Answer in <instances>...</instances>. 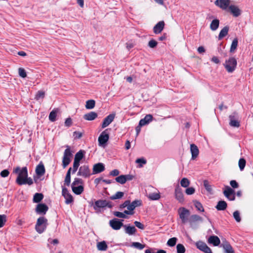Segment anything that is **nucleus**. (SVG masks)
I'll list each match as a JSON object with an SVG mask.
<instances>
[{
	"mask_svg": "<svg viewBox=\"0 0 253 253\" xmlns=\"http://www.w3.org/2000/svg\"><path fill=\"white\" fill-rule=\"evenodd\" d=\"M13 172L18 174L16 179V183L19 185H22L23 179H25L28 175L27 167H25L21 169L19 167H17L13 169Z\"/></svg>",
	"mask_w": 253,
	"mask_h": 253,
	"instance_id": "nucleus-1",
	"label": "nucleus"
},
{
	"mask_svg": "<svg viewBox=\"0 0 253 253\" xmlns=\"http://www.w3.org/2000/svg\"><path fill=\"white\" fill-rule=\"evenodd\" d=\"M47 224V219L44 216H41L37 220L35 229L38 233L41 234L45 231Z\"/></svg>",
	"mask_w": 253,
	"mask_h": 253,
	"instance_id": "nucleus-2",
	"label": "nucleus"
},
{
	"mask_svg": "<svg viewBox=\"0 0 253 253\" xmlns=\"http://www.w3.org/2000/svg\"><path fill=\"white\" fill-rule=\"evenodd\" d=\"M237 64V62L235 58L230 57L226 60L224 66L228 73H232L235 71Z\"/></svg>",
	"mask_w": 253,
	"mask_h": 253,
	"instance_id": "nucleus-3",
	"label": "nucleus"
},
{
	"mask_svg": "<svg viewBox=\"0 0 253 253\" xmlns=\"http://www.w3.org/2000/svg\"><path fill=\"white\" fill-rule=\"evenodd\" d=\"M66 149L65 150L62 159V166L63 168H65L71 162V157L72 156V152L71 150L70 147L68 145L66 146Z\"/></svg>",
	"mask_w": 253,
	"mask_h": 253,
	"instance_id": "nucleus-4",
	"label": "nucleus"
},
{
	"mask_svg": "<svg viewBox=\"0 0 253 253\" xmlns=\"http://www.w3.org/2000/svg\"><path fill=\"white\" fill-rule=\"evenodd\" d=\"M109 139V129H106L99 135L98 141L99 145L104 147Z\"/></svg>",
	"mask_w": 253,
	"mask_h": 253,
	"instance_id": "nucleus-5",
	"label": "nucleus"
},
{
	"mask_svg": "<svg viewBox=\"0 0 253 253\" xmlns=\"http://www.w3.org/2000/svg\"><path fill=\"white\" fill-rule=\"evenodd\" d=\"M142 205V201L140 200H135L130 203L129 201V204L128 206V210L124 211V213L126 214H133V212L132 211L135 209L136 207L141 206Z\"/></svg>",
	"mask_w": 253,
	"mask_h": 253,
	"instance_id": "nucleus-6",
	"label": "nucleus"
},
{
	"mask_svg": "<svg viewBox=\"0 0 253 253\" xmlns=\"http://www.w3.org/2000/svg\"><path fill=\"white\" fill-rule=\"evenodd\" d=\"M91 174H92L91 173L89 166L86 165L81 166L77 173L78 176H81L84 178H88Z\"/></svg>",
	"mask_w": 253,
	"mask_h": 253,
	"instance_id": "nucleus-7",
	"label": "nucleus"
},
{
	"mask_svg": "<svg viewBox=\"0 0 253 253\" xmlns=\"http://www.w3.org/2000/svg\"><path fill=\"white\" fill-rule=\"evenodd\" d=\"M179 217L183 223H185L188 220V217L190 215V211L185 208H180L178 210Z\"/></svg>",
	"mask_w": 253,
	"mask_h": 253,
	"instance_id": "nucleus-8",
	"label": "nucleus"
},
{
	"mask_svg": "<svg viewBox=\"0 0 253 253\" xmlns=\"http://www.w3.org/2000/svg\"><path fill=\"white\" fill-rule=\"evenodd\" d=\"M123 220H120L118 218H114L109 221V225L114 230H118L124 226L122 221Z\"/></svg>",
	"mask_w": 253,
	"mask_h": 253,
	"instance_id": "nucleus-9",
	"label": "nucleus"
},
{
	"mask_svg": "<svg viewBox=\"0 0 253 253\" xmlns=\"http://www.w3.org/2000/svg\"><path fill=\"white\" fill-rule=\"evenodd\" d=\"M223 194L229 201H234L235 199V191L229 186H225Z\"/></svg>",
	"mask_w": 253,
	"mask_h": 253,
	"instance_id": "nucleus-10",
	"label": "nucleus"
},
{
	"mask_svg": "<svg viewBox=\"0 0 253 253\" xmlns=\"http://www.w3.org/2000/svg\"><path fill=\"white\" fill-rule=\"evenodd\" d=\"M62 195L65 199V203L67 205L73 202L74 199L72 195L69 192L67 188L62 186Z\"/></svg>",
	"mask_w": 253,
	"mask_h": 253,
	"instance_id": "nucleus-11",
	"label": "nucleus"
},
{
	"mask_svg": "<svg viewBox=\"0 0 253 253\" xmlns=\"http://www.w3.org/2000/svg\"><path fill=\"white\" fill-rule=\"evenodd\" d=\"M215 5L223 10H227L230 6V0H216L214 2Z\"/></svg>",
	"mask_w": 253,
	"mask_h": 253,
	"instance_id": "nucleus-12",
	"label": "nucleus"
},
{
	"mask_svg": "<svg viewBox=\"0 0 253 253\" xmlns=\"http://www.w3.org/2000/svg\"><path fill=\"white\" fill-rule=\"evenodd\" d=\"M196 246L197 249L204 253H212L211 249L203 241H200L197 242L196 243Z\"/></svg>",
	"mask_w": 253,
	"mask_h": 253,
	"instance_id": "nucleus-13",
	"label": "nucleus"
},
{
	"mask_svg": "<svg viewBox=\"0 0 253 253\" xmlns=\"http://www.w3.org/2000/svg\"><path fill=\"white\" fill-rule=\"evenodd\" d=\"M230 120L229 125L231 126L238 127L240 126V122L238 120V114L234 112L229 116Z\"/></svg>",
	"mask_w": 253,
	"mask_h": 253,
	"instance_id": "nucleus-14",
	"label": "nucleus"
},
{
	"mask_svg": "<svg viewBox=\"0 0 253 253\" xmlns=\"http://www.w3.org/2000/svg\"><path fill=\"white\" fill-rule=\"evenodd\" d=\"M174 195L175 199L180 203H183L184 201L182 190L179 186L175 188Z\"/></svg>",
	"mask_w": 253,
	"mask_h": 253,
	"instance_id": "nucleus-15",
	"label": "nucleus"
},
{
	"mask_svg": "<svg viewBox=\"0 0 253 253\" xmlns=\"http://www.w3.org/2000/svg\"><path fill=\"white\" fill-rule=\"evenodd\" d=\"M48 210V206L45 204L40 203L37 205L36 212L40 214H45Z\"/></svg>",
	"mask_w": 253,
	"mask_h": 253,
	"instance_id": "nucleus-16",
	"label": "nucleus"
},
{
	"mask_svg": "<svg viewBox=\"0 0 253 253\" xmlns=\"http://www.w3.org/2000/svg\"><path fill=\"white\" fill-rule=\"evenodd\" d=\"M35 171L36 174L39 178L41 177L44 174L45 172V169L42 162H40L39 164L37 166Z\"/></svg>",
	"mask_w": 253,
	"mask_h": 253,
	"instance_id": "nucleus-17",
	"label": "nucleus"
},
{
	"mask_svg": "<svg viewBox=\"0 0 253 253\" xmlns=\"http://www.w3.org/2000/svg\"><path fill=\"white\" fill-rule=\"evenodd\" d=\"M227 11H229L235 17H238L241 14V10L235 5H230Z\"/></svg>",
	"mask_w": 253,
	"mask_h": 253,
	"instance_id": "nucleus-18",
	"label": "nucleus"
},
{
	"mask_svg": "<svg viewBox=\"0 0 253 253\" xmlns=\"http://www.w3.org/2000/svg\"><path fill=\"white\" fill-rule=\"evenodd\" d=\"M115 116V114H111L105 117L101 125L102 128H104L108 126L113 121Z\"/></svg>",
	"mask_w": 253,
	"mask_h": 253,
	"instance_id": "nucleus-19",
	"label": "nucleus"
},
{
	"mask_svg": "<svg viewBox=\"0 0 253 253\" xmlns=\"http://www.w3.org/2000/svg\"><path fill=\"white\" fill-rule=\"evenodd\" d=\"M105 170V166L103 163H98L94 165L92 169V174L100 173Z\"/></svg>",
	"mask_w": 253,
	"mask_h": 253,
	"instance_id": "nucleus-20",
	"label": "nucleus"
},
{
	"mask_svg": "<svg viewBox=\"0 0 253 253\" xmlns=\"http://www.w3.org/2000/svg\"><path fill=\"white\" fill-rule=\"evenodd\" d=\"M165 27V22L164 21H159L153 28V32L155 34L160 33L164 29Z\"/></svg>",
	"mask_w": 253,
	"mask_h": 253,
	"instance_id": "nucleus-21",
	"label": "nucleus"
},
{
	"mask_svg": "<svg viewBox=\"0 0 253 253\" xmlns=\"http://www.w3.org/2000/svg\"><path fill=\"white\" fill-rule=\"evenodd\" d=\"M190 151L192 154V160H195L198 156L199 150L198 147L194 144L190 145Z\"/></svg>",
	"mask_w": 253,
	"mask_h": 253,
	"instance_id": "nucleus-22",
	"label": "nucleus"
},
{
	"mask_svg": "<svg viewBox=\"0 0 253 253\" xmlns=\"http://www.w3.org/2000/svg\"><path fill=\"white\" fill-rule=\"evenodd\" d=\"M208 242L209 244H212L214 246H218L220 243V241L217 236L212 235L209 238Z\"/></svg>",
	"mask_w": 253,
	"mask_h": 253,
	"instance_id": "nucleus-23",
	"label": "nucleus"
},
{
	"mask_svg": "<svg viewBox=\"0 0 253 253\" xmlns=\"http://www.w3.org/2000/svg\"><path fill=\"white\" fill-rule=\"evenodd\" d=\"M106 200H99L95 202L93 206L94 210L97 211L99 208H103L106 207Z\"/></svg>",
	"mask_w": 253,
	"mask_h": 253,
	"instance_id": "nucleus-24",
	"label": "nucleus"
},
{
	"mask_svg": "<svg viewBox=\"0 0 253 253\" xmlns=\"http://www.w3.org/2000/svg\"><path fill=\"white\" fill-rule=\"evenodd\" d=\"M153 116L151 114L146 115L144 118L140 120L139 123L140 126H144L147 124H148L150 122L152 121Z\"/></svg>",
	"mask_w": 253,
	"mask_h": 253,
	"instance_id": "nucleus-25",
	"label": "nucleus"
},
{
	"mask_svg": "<svg viewBox=\"0 0 253 253\" xmlns=\"http://www.w3.org/2000/svg\"><path fill=\"white\" fill-rule=\"evenodd\" d=\"M97 114L95 112H90L84 116V119L87 121H93L97 117Z\"/></svg>",
	"mask_w": 253,
	"mask_h": 253,
	"instance_id": "nucleus-26",
	"label": "nucleus"
},
{
	"mask_svg": "<svg viewBox=\"0 0 253 253\" xmlns=\"http://www.w3.org/2000/svg\"><path fill=\"white\" fill-rule=\"evenodd\" d=\"M124 227L125 228V232L128 235H133L136 232V229L133 226L124 225Z\"/></svg>",
	"mask_w": 253,
	"mask_h": 253,
	"instance_id": "nucleus-27",
	"label": "nucleus"
},
{
	"mask_svg": "<svg viewBox=\"0 0 253 253\" xmlns=\"http://www.w3.org/2000/svg\"><path fill=\"white\" fill-rule=\"evenodd\" d=\"M227 207V204L224 201H219L218 202L215 208L217 211H224L226 209Z\"/></svg>",
	"mask_w": 253,
	"mask_h": 253,
	"instance_id": "nucleus-28",
	"label": "nucleus"
},
{
	"mask_svg": "<svg viewBox=\"0 0 253 253\" xmlns=\"http://www.w3.org/2000/svg\"><path fill=\"white\" fill-rule=\"evenodd\" d=\"M229 29V27L228 26H225L223 29H221L218 37L219 40H221L228 34Z\"/></svg>",
	"mask_w": 253,
	"mask_h": 253,
	"instance_id": "nucleus-29",
	"label": "nucleus"
},
{
	"mask_svg": "<svg viewBox=\"0 0 253 253\" xmlns=\"http://www.w3.org/2000/svg\"><path fill=\"white\" fill-rule=\"evenodd\" d=\"M203 218L197 214H193L190 216L188 221L189 222L192 224V223L197 222V221H202Z\"/></svg>",
	"mask_w": 253,
	"mask_h": 253,
	"instance_id": "nucleus-30",
	"label": "nucleus"
},
{
	"mask_svg": "<svg viewBox=\"0 0 253 253\" xmlns=\"http://www.w3.org/2000/svg\"><path fill=\"white\" fill-rule=\"evenodd\" d=\"M73 192L76 195L81 194L84 190V188L82 185H79L78 186H71Z\"/></svg>",
	"mask_w": 253,
	"mask_h": 253,
	"instance_id": "nucleus-31",
	"label": "nucleus"
},
{
	"mask_svg": "<svg viewBox=\"0 0 253 253\" xmlns=\"http://www.w3.org/2000/svg\"><path fill=\"white\" fill-rule=\"evenodd\" d=\"M85 153V152L84 150H80L76 154L75 156L74 161L80 163V161L84 157Z\"/></svg>",
	"mask_w": 253,
	"mask_h": 253,
	"instance_id": "nucleus-32",
	"label": "nucleus"
},
{
	"mask_svg": "<svg viewBox=\"0 0 253 253\" xmlns=\"http://www.w3.org/2000/svg\"><path fill=\"white\" fill-rule=\"evenodd\" d=\"M223 248L225 253H235L233 248L228 242H226L223 244Z\"/></svg>",
	"mask_w": 253,
	"mask_h": 253,
	"instance_id": "nucleus-33",
	"label": "nucleus"
},
{
	"mask_svg": "<svg viewBox=\"0 0 253 253\" xmlns=\"http://www.w3.org/2000/svg\"><path fill=\"white\" fill-rule=\"evenodd\" d=\"M219 25V20L217 19H215L213 20L211 24H210V28L212 31L216 30Z\"/></svg>",
	"mask_w": 253,
	"mask_h": 253,
	"instance_id": "nucleus-34",
	"label": "nucleus"
},
{
	"mask_svg": "<svg viewBox=\"0 0 253 253\" xmlns=\"http://www.w3.org/2000/svg\"><path fill=\"white\" fill-rule=\"evenodd\" d=\"M43 198V195L42 193H36L33 197V202L36 203H39Z\"/></svg>",
	"mask_w": 253,
	"mask_h": 253,
	"instance_id": "nucleus-35",
	"label": "nucleus"
},
{
	"mask_svg": "<svg viewBox=\"0 0 253 253\" xmlns=\"http://www.w3.org/2000/svg\"><path fill=\"white\" fill-rule=\"evenodd\" d=\"M72 170V168H70L66 173L65 178V184L69 186L70 185L71 182V171Z\"/></svg>",
	"mask_w": 253,
	"mask_h": 253,
	"instance_id": "nucleus-36",
	"label": "nucleus"
},
{
	"mask_svg": "<svg viewBox=\"0 0 253 253\" xmlns=\"http://www.w3.org/2000/svg\"><path fill=\"white\" fill-rule=\"evenodd\" d=\"M147 197L150 200L154 201L159 200L161 196L160 193H151L149 194Z\"/></svg>",
	"mask_w": 253,
	"mask_h": 253,
	"instance_id": "nucleus-37",
	"label": "nucleus"
},
{
	"mask_svg": "<svg viewBox=\"0 0 253 253\" xmlns=\"http://www.w3.org/2000/svg\"><path fill=\"white\" fill-rule=\"evenodd\" d=\"M97 249L99 251H105L107 249V245L105 241H102L97 243Z\"/></svg>",
	"mask_w": 253,
	"mask_h": 253,
	"instance_id": "nucleus-38",
	"label": "nucleus"
},
{
	"mask_svg": "<svg viewBox=\"0 0 253 253\" xmlns=\"http://www.w3.org/2000/svg\"><path fill=\"white\" fill-rule=\"evenodd\" d=\"M95 105V101L93 99H90L86 101L85 104V108L87 109H92Z\"/></svg>",
	"mask_w": 253,
	"mask_h": 253,
	"instance_id": "nucleus-39",
	"label": "nucleus"
},
{
	"mask_svg": "<svg viewBox=\"0 0 253 253\" xmlns=\"http://www.w3.org/2000/svg\"><path fill=\"white\" fill-rule=\"evenodd\" d=\"M238 39L237 38H235L231 43V45L230 49V52H233L236 49L238 46Z\"/></svg>",
	"mask_w": 253,
	"mask_h": 253,
	"instance_id": "nucleus-40",
	"label": "nucleus"
},
{
	"mask_svg": "<svg viewBox=\"0 0 253 253\" xmlns=\"http://www.w3.org/2000/svg\"><path fill=\"white\" fill-rule=\"evenodd\" d=\"M124 195V193L121 191L117 192L115 195L110 197L111 200H114L116 199H121Z\"/></svg>",
	"mask_w": 253,
	"mask_h": 253,
	"instance_id": "nucleus-41",
	"label": "nucleus"
},
{
	"mask_svg": "<svg viewBox=\"0 0 253 253\" xmlns=\"http://www.w3.org/2000/svg\"><path fill=\"white\" fill-rule=\"evenodd\" d=\"M57 111L55 110H52L49 114V120L51 122H55L56 120V117L57 116Z\"/></svg>",
	"mask_w": 253,
	"mask_h": 253,
	"instance_id": "nucleus-42",
	"label": "nucleus"
},
{
	"mask_svg": "<svg viewBox=\"0 0 253 253\" xmlns=\"http://www.w3.org/2000/svg\"><path fill=\"white\" fill-rule=\"evenodd\" d=\"M246 161L244 158H242L239 159L238 165L240 170L242 171L244 169L246 166Z\"/></svg>",
	"mask_w": 253,
	"mask_h": 253,
	"instance_id": "nucleus-43",
	"label": "nucleus"
},
{
	"mask_svg": "<svg viewBox=\"0 0 253 253\" xmlns=\"http://www.w3.org/2000/svg\"><path fill=\"white\" fill-rule=\"evenodd\" d=\"M194 204L197 210L203 212L204 211V209L202 205V204L198 201H194Z\"/></svg>",
	"mask_w": 253,
	"mask_h": 253,
	"instance_id": "nucleus-44",
	"label": "nucleus"
},
{
	"mask_svg": "<svg viewBox=\"0 0 253 253\" xmlns=\"http://www.w3.org/2000/svg\"><path fill=\"white\" fill-rule=\"evenodd\" d=\"M116 181L121 184H124L126 182V179L124 175H121L115 178Z\"/></svg>",
	"mask_w": 253,
	"mask_h": 253,
	"instance_id": "nucleus-45",
	"label": "nucleus"
},
{
	"mask_svg": "<svg viewBox=\"0 0 253 253\" xmlns=\"http://www.w3.org/2000/svg\"><path fill=\"white\" fill-rule=\"evenodd\" d=\"M45 96V92L42 90H39L35 95V99L39 100L41 98L43 99Z\"/></svg>",
	"mask_w": 253,
	"mask_h": 253,
	"instance_id": "nucleus-46",
	"label": "nucleus"
},
{
	"mask_svg": "<svg viewBox=\"0 0 253 253\" xmlns=\"http://www.w3.org/2000/svg\"><path fill=\"white\" fill-rule=\"evenodd\" d=\"M186 251L185 248L181 244H178L176 246L177 253H185Z\"/></svg>",
	"mask_w": 253,
	"mask_h": 253,
	"instance_id": "nucleus-47",
	"label": "nucleus"
},
{
	"mask_svg": "<svg viewBox=\"0 0 253 253\" xmlns=\"http://www.w3.org/2000/svg\"><path fill=\"white\" fill-rule=\"evenodd\" d=\"M180 184L182 187L186 188L190 184V181L187 178H183L180 181Z\"/></svg>",
	"mask_w": 253,
	"mask_h": 253,
	"instance_id": "nucleus-48",
	"label": "nucleus"
},
{
	"mask_svg": "<svg viewBox=\"0 0 253 253\" xmlns=\"http://www.w3.org/2000/svg\"><path fill=\"white\" fill-rule=\"evenodd\" d=\"M131 246L135 248L141 250L144 248L145 245L142 244L139 242H133L131 244Z\"/></svg>",
	"mask_w": 253,
	"mask_h": 253,
	"instance_id": "nucleus-49",
	"label": "nucleus"
},
{
	"mask_svg": "<svg viewBox=\"0 0 253 253\" xmlns=\"http://www.w3.org/2000/svg\"><path fill=\"white\" fill-rule=\"evenodd\" d=\"M177 239L176 237L170 238L168 242L167 245L169 247H173L175 245Z\"/></svg>",
	"mask_w": 253,
	"mask_h": 253,
	"instance_id": "nucleus-50",
	"label": "nucleus"
},
{
	"mask_svg": "<svg viewBox=\"0 0 253 253\" xmlns=\"http://www.w3.org/2000/svg\"><path fill=\"white\" fill-rule=\"evenodd\" d=\"M135 163L139 164L138 165L139 168H141V167H142V165H145L146 164L147 161L144 158H141L137 159L135 161Z\"/></svg>",
	"mask_w": 253,
	"mask_h": 253,
	"instance_id": "nucleus-51",
	"label": "nucleus"
},
{
	"mask_svg": "<svg viewBox=\"0 0 253 253\" xmlns=\"http://www.w3.org/2000/svg\"><path fill=\"white\" fill-rule=\"evenodd\" d=\"M204 186L207 191L209 192H211L212 191L211 186L209 182L207 180L204 181Z\"/></svg>",
	"mask_w": 253,
	"mask_h": 253,
	"instance_id": "nucleus-52",
	"label": "nucleus"
},
{
	"mask_svg": "<svg viewBox=\"0 0 253 253\" xmlns=\"http://www.w3.org/2000/svg\"><path fill=\"white\" fill-rule=\"evenodd\" d=\"M233 217L237 222H240L241 221L240 213L238 211H236L233 212Z\"/></svg>",
	"mask_w": 253,
	"mask_h": 253,
	"instance_id": "nucleus-53",
	"label": "nucleus"
},
{
	"mask_svg": "<svg viewBox=\"0 0 253 253\" xmlns=\"http://www.w3.org/2000/svg\"><path fill=\"white\" fill-rule=\"evenodd\" d=\"M6 221V215L5 214L0 215V228L3 227Z\"/></svg>",
	"mask_w": 253,
	"mask_h": 253,
	"instance_id": "nucleus-54",
	"label": "nucleus"
},
{
	"mask_svg": "<svg viewBox=\"0 0 253 253\" xmlns=\"http://www.w3.org/2000/svg\"><path fill=\"white\" fill-rule=\"evenodd\" d=\"M23 185L24 184H28L29 185H31L33 184V179L31 177H29L28 175L27 176V177L25 178V179H23Z\"/></svg>",
	"mask_w": 253,
	"mask_h": 253,
	"instance_id": "nucleus-55",
	"label": "nucleus"
},
{
	"mask_svg": "<svg viewBox=\"0 0 253 253\" xmlns=\"http://www.w3.org/2000/svg\"><path fill=\"white\" fill-rule=\"evenodd\" d=\"M114 215L120 218H127V216L126 215V213L124 212H121L120 211H114L113 213Z\"/></svg>",
	"mask_w": 253,
	"mask_h": 253,
	"instance_id": "nucleus-56",
	"label": "nucleus"
},
{
	"mask_svg": "<svg viewBox=\"0 0 253 253\" xmlns=\"http://www.w3.org/2000/svg\"><path fill=\"white\" fill-rule=\"evenodd\" d=\"M83 183H84V181L82 179L79 178H75L74 179V181L72 183L71 186H76V185L80 184H83Z\"/></svg>",
	"mask_w": 253,
	"mask_h": 253,
	"instance_id": "nucleus-57",
	"label": "nucleus"
},
{
	"mask_svg": "<svg viewBox=\"0 0 253 253\" xmlns=\"http://www.w3.org/2000/svg\"><path fill=\"white\" fill-rule=\"evenodd\" d=\"M18 73L19 76L23 78H25L27 76V74L25 69L22 68H19L18 69Z\"/></svg>",
	"mask_w": 253,
	"mask_h": 253,
	"instance_id": "nucleus-58",
	"label": "nucleus"
},
{
	"mask_svg": "<svg viewBox=\"0 0 253 253\" xmlns=\"http://www.w3.org/2000/svg\"><path fill=\"white\" fill-rule=\"evenodd\" d=\"M157 44L158 42L153 39L151 40L148 42V46L152 48L156 47Z\"/></svg>",
	"mask_w": 253,
	"mask_h": 253,
	"instance_id": "nucleus-59",
	"label": "nucleus"
},
{
	"mask_svg": "<svg viewBox=\"0 0 253 253\" xmlns=\"http://www.w3.org/2000/svg\"><path fill=\"white\" fill-rule=\"evenodd\" d=\"M195 192V189L192 187H188L186 190L185 193L187 195H190L193 194Z\"/></svg>",
	"mask_w": 253,
	"mask_h": 253,
	"instance_id": "nucleus-60",
	"label": "nucleus"
},
{
	"mask_svg": "<svg viewBox=\"0 0 253 253\" xmlns=\"http://www.w3.org/2000/svg\"><path fill=\"white\" fill-rule=\"evenodd\" d=\"M79 166H80L79 162H76V161H74L73 167V169H72L73 173H75L77 171Z\"/></svg>",
	"mask_w": 253,
	"mask_h": 253,
	"instance_id": "nucleus-61",
	"label": "nucleus"
},
{
	"mask_svg": "<svg viewBox=\"0 0 253 253\" xmlns=\"http://www.w3.org/2000/svg\"><path fill=\"white\" fill-rule=\"evenodd\" d=\"M129 204V200H126V201H125L122 204L120 205V207H119L120 209L121 210H122V209H123L126 207L128 209V206Z\"/></svg>",
	"mask_w": 253,
	"mask_h": 253,
	"instance_id": "nucleus-62",
	"label": "nucleus"
},
{
	"mask_svg": "<svg viewBox=\"0 0 253 253\" xmlns=\"http://www.w3.org/2000/svg\"><path fill=\"white\" fill-rule=\"evenodd\" d=\"M73 136L75 139H80L83 136V133L79 131H74L73 132Z\"/></svg>",
	"mask_w": 253,
	"mask_h": 253,
	"instance_id": "nucleus-63",
	"label": "nucleus"
},
{
	"mask_svg": "<svg viewBox=\"0 0 253 253\" xmlns=\"http://www.w3.org/2000/svg\"><path fill=\"white\" fill-rule=\"evenodd\" d=\"M134 224L139 229L143 230L145 228V226L144 225V224H143L142 223L139 221H135L134 222Z\"/></svg>",
	"mask_w": 253,
	"mask_h": 253,
	"instance_id": "nucleus-64",
	"label": "nucleus"
}]
</instances>
